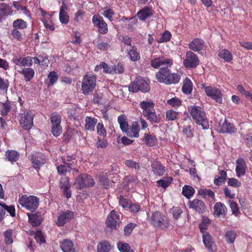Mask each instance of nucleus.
<instances>
[{"mask_svg": "<svg viewBox=\"0 0 252 252\" xmlns=\"http://www.w3.org/2000/svg\"><path fill=\"white\" fill-rule=\"evenodd\" d=\"M27 26V22L22 19H17L14 21L12 23L13 28L19 30L26 29Z\"/></svg>", "mask_w": 252, "mask_h": 252, "instance_id": "42", "label": "nucleus"}, {"mask_svg": "<svg viewBox=\"0 0 252 252\" xmlns=\"http://www.w3.org/2000/svg\"><path fill=\"white\" fill-rule=\"evenodd\" d=\"M128 55L132 62L137 61L140 58V54L137 52V48L135 46H131V49L128 52Z\"/></svg>", "mask_w": 252, "mask_h": 252, "instance_id": "40", "label": "nucleus"}, {"mask_svg": "<svg viewBox=\"0 0 252 252\" xmlns=\"http://www.w3.org/2000/svg\"><path fill=\"white\" fill-rule=\"evenodd\" d=\"M185 66L187 68L196 67L199 64L197 56L191 51L186 52V59L183 61Z\"/></svg>", "mask_w": 252, "mask_h": 252, "instance_id": "9", "label": "nucleus"}, {"mask_svg": "<svg viewBox=\"0 0 252 252\" xmlns=\"http://www.w3.org/2000/svg\"><path fill=\"white\" fill-rule=\"evenodd\" d=\"M12 61L16 65L19 66L31 67L33 64L32 57L27 56L22 58L21 55L19 54L15 55L12 59Z\"/></svg>", "mask_w": 252, "mask_h": 252, "instance_id": "13", "label": "nucleus"}, {"mask_svg": "<svg viewBox=\"0 0 252 252\" xmlns=\"http://www.w3.org/2000/svg\"><path fill=\"white\" fill-rule=\"evenodd\" d=\"M195 190L191 186L185 185L183 187L182 193L188 199H189L192 196Z\"/></svg>", "mask_w": 252, "mask_h": 252, "instance_id": "41", "label": "nucleus"}, {"mask_svg": "<svg viewBox=\"0 0 252 252\" xmlns=\"http://www.w3.org/2000/svg\"><path fill=\"white\" fill-rule=\"evenodd\" d=\"M140 107L143 109V113L154 108L155 103L152 101H143L140 103Z\"/></svg>", "mask_w": 252, "mask_h": 252, "instance_id": "49", "label": "nucleus"}, {"mask_svg": "<svg viewBox=\"0 0 252 252\" xmlns=\"http://www.w3.org/2000/svg\"><path fill=\"white\" fill-rule=\"evenodd\" d=\"M167 103L174 108H178L182 105V100L176 97L171 98L167 100Z\"/></svg>", "mask_w": 252, "mask_h": 252, "instance_id": "54", "label": "nucleus"}, {"mask_svg": "<svg viewBox=\"0 0 252 252\" xmlns=\"http://www.w3.org/2000/svg\"><path fill=\"white\" fill-rule=\"evenodd\" d=\"M143 115L148 121L152 123L158 124L160 121L159 115H157L154 108L143 113Z\"/></svg>", "mask_w": 252, "mask_h": 252, "instance_id": "22", "label": "nucleus"}, {"mask_svg": "<svg viewBox=\"0 0 252 252\" xmlns=\"http://www.w3.org/2000/svg\"><path fill=\"white\" fill-rule=\"evenodd\" d=\"M227 174L224 170H221L220 172V176L215 178L214 183L217 186H220L224 184L226 180Z\"/></svg>", "mask_w": 252, "mask_h": 252, "instance_id": "39", "label": "nucleus"}, {"mask_svg": "<svg viewBox=\"0 0 252 252\" xmlns=\"http://www.w3.org/2000/svg\"><path fill=\"white\" fill-rule=\"evenodd\" d=\"M214 215L215 217H220V216H225L227 213V208L226 206L221 202L216 203L214 207Z\"/></svg>", "mask_w": 252, "mask_h": 252, "instance_id": "28", "label": "nucleus"}, {"mask_svg": "<svg viewBox=\"0 0 252 252\" xmlns=\"http://www.w3.org/2000/svg\"><path fill=\"white\" fill-rule=\"evenodd\" d=\"M97 183L100 186H102L106 189H108L110 188L111 181L108 178L106 173H99L97 175Z\"/></svg>", "mask_w": 252, "mask_h": 252, "instance_id": "27", "label": "nucleus"}, {"mask_svg": "<svg viewBox=\"0 0 252 252\" xmlns=\"http://www.w3.org/2000/svg\"><path fill=\"white\" fill-rule=\"evenodd\" d=\"M31 162L33 167L36 170H38L40 169V167L46 163V158L45 155L41 153H37L32 155Z\"/></svg>", "mask_w": 252, "mask_h": 252, "instance_id": "17", "label": "nucleus"}, {"mask_svg": "<svg viewBox=\"0 0 252 252\" xmlns=\"http://www.w3.org/2000/svg\"><path fill=\"white\" fill-rule=\"evenodd\" d=\"M95 181L91 175L86 173L80 174L75 179V185L78 189H81L87 187H92Z\"/></svg>", "mask_w": 252, "mask_h": 252, "instance_id": "8", "label": "nucleus"}, {"mask_svg": "<svg viewBox=\"0 0 252 252\" xmlns=\"http://www.w3.org/2000/svg\"><path fill=\"white\" fill-rule=\"evenodd\" d=\"M171 33L168 31H165L161 34L160 38L157 40V42L159 43L167 42L169 41L171 37Z\"/></svg>", "mask_w": 252, "mask_h": 252, "instance_id": "53", "label": "nucleus"}, {"mask_svg": "<svg viewBox=\"0 0 252 252\" xmlns=\"http://www.w3.org/2000/svg\"><path fill=\"white\" fill-rule=\"evenodd\" d=\"M92 23L94 27L97 28L99 33L102 34L107 33L108 31L107 24L99 14H96L93 16Z\"/></svg>", "mask_w": 252, "mask_h": 252, "instance_id": "10", "label": "nucleus"}, {"mask_svg": "<svg viewBox=\"0 0 252 252\" xmlns=\"http://www.w3.org/2000/svg\"><path fill=\"white\" fill-rule=\"evenodd\" d=\"M22 30H19L15 28L12 29L11 31V34L14 39H16L17 41H21L23 39Z\"/></svg>", "mask_w": 252, "mask_h": 252, "instance_id": "55", "label": "nucleus"}, {"mask_svg": "<svg viewBox=\"0 0 252 252\" xmlns=\"http://www.w3.org/2000/svg\"><path fill=\"white\" fill-rule=\"evenodd\" d=\"M173 181V178L171 177H167L164 178L163 179H160L157 182V184L158 187H162L166 189Z\"/></svg>", "mask_w": 252, "mask_h": 252, "instance_id": "43", "label": "nucleus"}, {"mask_svg": "<svg viewBox=\"0 0 252 252\" xmlns=\"http://www.w3.org/2000/svg\"><path fill=\"white\" fill-rule=\"evenodd\" d=\"M166 118L168 121H175L179 118L180 113L172 109L169 110L166 112Z\"/></svg>", "mask_w": 252, "mask_h": 252, "instance_id": "48", "label": "nucleus"}, {"mask_svg": "<svg viewBox=\"0 0 252 252\" xmlns=\"http://www.w3.org/2000/svg\"><path fill=\"white\" fill-rule=\"evenodd\" d=\"M219 56L223 59L225 62H230L233 59L232 55L230 52L227 49H223L219 53Z\"/></svg>", "mask_w": 252, "mask_h": 252, "instance_id": "46", "label": "nucleus"}, {"mask_svg": "<svg viewBox=\"0 0 252 252\" xmlns=\"http://www.w3.org/2000/svg\"><path fill=\"white\" fill-rule=\"evenodd\" d=\"M12 232V230L9 229L5 231L3 233L5 243L6 245L11 244L13 242Z\"/></svg>", "mask_w": 252, "mask_h": 252, "instance_id": "50", "label": "nucleus"}, {"mask_svg": "<svg viewBox=\"0 0 252 252\" xmlns=\"http://www.w3.org/2000/svg\"><path fill=\"white\" fill-rule=\"evenodd\" d=\"M18 202L23 207L33 212L38 207L39 200L35 196L25 194L19 196Z\"/></svg>", "mask_w": 252, "mask_h": 252, "instance_id": "4", "label": "nucleus"}, {"mask_svg": "<svg viewBox=\"0 0 252 252\" xmlns=\"http://www.w3.org/2000/svg\"><path fill=\"white\" fill-rule=\"evenodd\" d=\"M173 64L172 59L160 56L152 59L151 61V66L154 68H159L161 66L164 65L156 73V77L157 80L166 85L176 84L181 79V76L177 73H171L169 69Z\"/></svg>", "mask_w": 252, "mask_h": 252, "instance_id": "1", "label": "nucleus"}, {"mask_svg": "<svg viewBox=\"0 0 252 252\" xmlns=\"http://www.w3.org/2000/svg\"><path fill=\"white\" fill-rule=\"evenodd\" d=\"M140 131L139 123L138 121H134L132 123L131 127L129 129V133L131 136L129 137H138L139 136V132Z\"/></svg>", "mask_w": 252, "mask_h": 252, "instance_id": "36", "label": "nucleus"}, {"mask_svg": "<svg viewBox=\"0 0 252 252\" xmlns=\"http://www.w3.org/2000/svg\"><path fill=\"white\" fill-rule=\"evenodd\" d=\"M203 242L206 248L209 251L212 250V246L214 241L212 236L209 232H204L202 234Z\"/></svg>", "mask_w": 252, "mask_h": 252, "instance_id": "32", "label": "nucleus"}, {"mask_svg": "<svg viewBox=\"0 0 252 252\" xmlns=\"http://www.w3.org/2000/svg\"><path fill=\"white\" fill-rule=\"evenodd\" d=\"M74 212L69 210L62 212L58 217L56 224L59 226H63L70 221L74 217Z\"/></svg>", "mask_w": 252, "mask_h": 252, "instance_id": "14", "label": "nucleus"}, {"mask_svg": "<svg viewBox=\"0 0 252 252\" xmlns=\"http://www.w3.org/2000/svg\"><path fill=\"white\" fill-rule=\"evenodd\" d=\"M19 73L22 74L26 82H30L34 77L35 72L33 69L31 67H24Z\"/></svg>", "mask_w": 252, "mask_h": 252, "instance_id": "30", "label": "nucleus"}, {"mask_svg": "<svg viewBox=\"0 0 252 252\" xmlns=\"http://www.w3.org/2000/svg\"><path fill=\"white\" fill-rule=\"evenodd\" d=\"M129 91L135 93L139 91L143 93L148 92L150 90L149 84L141 77L136 79L131 82L128 87Z\"/></svg>", "mask_w": 252, "mask_h": 252, "instance_id": "7", "label": "nucleus"}, {"mask_svg": "<svg viewBox=\"0 0 252 252\" xmlns=\"http://www.w3.org/2000/svg\"><path fill=\"white\" fill-rule=\"evenodd\" d=\"M170 213H172L175 220H178L180 217L183 211L180 208L174 206L170 209Z\"/></svg>", "mask_w": 252, "mask_h": 252, "instance_id": "57", "label": "nucleus"}, {"mask_svg": "<svg viewBox=\"0 0 252 252\" xmlns=\"http://www.w3.org/2000/svg\"><path fill=\"white\" fill-rule=\"evenodd\" d=\"M96 76L92 74H87L84 76L82 83V90L85 95L91 94L95 88Z\"/></svg>", "mask_w": 252, "mask_h": 252, "instance_id": "5", "label": "nucleus"}, {"mask_svg": "<svg viewBox=\"0 0 252 252\" xmlns=\"http://www.w3.org/2000/svg\"><path fill=\"white\" fill-rule=\"evenodd\" d=\"M97 120L94 118L87 117L85 119V128L86 129L94 131Z\"/></svg>", "mask_w": 252, "mask_h": 252, "instance_id": "38", "label": "nucleus"}, {"mask_svg": "<svg viewBox=\"0 0 252 252\" xmlns=\"http://www.w3.org/2000/svg\"><path fill=\"white\" fill-rule=\"evenodd\" d=\"M27 215L29 221L33 227L38 226L41 224L42 217L40 212H37L34 214L28 213Z\"/></svg>", "mask_w": 252, "mask_h": 252, "instance_id": "19", "label": "nucleus"}, {"mask_svg": "<svg viewBox=\"0 0 252 252\" xmlns=\"http://www.w3.org/2000/svg\"><path fill=\"white\" fill-rule=\"evenodd\" d=\"M150 223L156 228L166 229L170 225L168 218L160 211L154 212L150 219Z\"/></svg>", "mask_w": 252, "mask_h": 252, "instance_id": "3", "label": "nucleus"}, {"mask_svg": "<svg viewBox=\"0 0 252 252\" xmlns=\"http://www.w3.org/2000/svg\"><path fill=\"white\" fill-rule=\"evenodd\" d=\"M205 45L204 41L199 38H194L189 42L188 45L190 50L194 52H199L201 51Z\"/></svg>", "mask_w": 252, "mask_h": 252, "instance_id": "18", "label": "nucleus"}, {"mask_svg": "<svg viewBox=\"0 0 252 252\" xmlns=\"http://www.w3.org/2000/svg\"><path fill=\"white\" fill-rule=\"evenodd\" d=\"M112 70H113L112 73L122 74L125 71L124 65L120 63L114 65Z\"/></svg>", "mask_w": 252, "mask_h": 252, "instance_id": "59", "label": "nucleus"}, {"mask_svg": "<svg viewBox=\"0 0 252 252\" xmlns=\"http://www.w3.org/2000/svg\"><path fill=\"white\" fill-rule=\"evenodd\" d=\"M112 247L107 240L102 241L97 246V252H109Z\"/></svg>", "mask_w": 252, "mask_h": 252, "instance_id": "33", "label": "nucleus"}, {"mask_svg": "<svg viewBox=\"0 0 252 252\" xmlns=\"http://www.w3.org/2000/svg\"><path fill=\"white\" fill-rule=\"evenodd\" d=\"M6 211L12 217H15L16 212L14 206H9L5 203H2V208H0V221H1L4 219Z\"/></svg>", "mask_w": 252, "mask_h": 252, "instance_id": "20", "label": "nucleus"}, {"mask_svg": "<svg viewBox=\"0 0 252 252\" xmlns=\"http://www.w3.org/2000/svg\"><path fill=\"white\" fill-rule=\"evenodd\" d=\"M33 115L31 111L24 112L21 114L20 124L21 126L25 130L31 129L33 126Z\"/></svg>", "mask_w": 252, "mask_h": 252, "instance_id": "11", "label": "nucleus"}, {"mask_svg": "<svg viewBox=\"0 0 252 252\" xmlns=\"http://www.w3.org/2000/svg\"><path fill=\"white\" fill-rule=\"evenodd\" d=\"M210 222V220L208 217L202 216V221L199 225L200 231L202 234L204 232H207L205 231L207 229Z\"/></svg>", "mask_w": 252, "mask_h": 252, "instance_id": "44", "label": "nucleus"}, {"mask_svg": "<svg viewBox=\"0 0 252 252\" xmlns=\"http://www.w3.org/2000/svg\"><path fill=\"white\" fill-rule=\"evenodd\" d=\"M183 132L188 137H192L193 136V131L191 129L190 126H184L183 128Z\"/></svg>", "mask_w": 252, "mask_h": 252, "instance_id": "63", "label": "nucleus"}, {"mask_svg": "<svg viewBox=\"0 0 252 252\" xmlns=\"http://www.w3.org/2000/svg\"><path fill=\"white\" fill-rule=\"evenodd\" d=\"M220 132L222 133H233L235 132L236 128L233 124L228 123L225 120L221 124L220 123Z\"/></svg>", "mask_w": 252, "mask_h": 252, "instance_id": "25", "label": "nucleus"}, {"mask_svg": "<svg viewBox=\"0 0 252 252\" xmlns=\"http://www.w3.org/2000/svg\"><path fill=\"white\" fill-rule=\"evenodd\" d=\"M153 14V10L148 6H145L137 13L138 18L142 21H145L148 17L151 16Z\"/></svg>", "mask_w": 252, "mask_h": 252, "instance_id": "31", "label": "nucleus"}, {"mask_svg": "<svg viewBox=\"0 0 252 252\" xmlns=\"http://www.w3.org/2000/svg\"><path fill=\"white\" fill-rule=\"evenodd\" d=\"M76 162H72L68 164L63 163L61 165L57 166L58 173L60 175L65 174L67 172L70 171L71 170H75Z\"/></svg>", "mask_w": 252, "mask_h": 252, "instance_id": "24", "label": "nucleus"}, {"mask_svg": "<svg viewBox=\"0 0 252 252\" xmlns=\"http://www.w3.org/2000/svg\"><path fill=\"white\" fill-rule=\"evenodd\" d=\"M189 110L192 119L197 124L201 126L204 129L209 128V125L206 113L201 107L197 106H190Z\"/></svg>", "mask_w": 252, "mask_h": 252, "instance_id": "2", "label": "nucleus"}, {"mask_svg": "<svg viewBox=\"0 0 252 252\" xmlns=\"http://www.w3.org/2000/svg\"><path fill=\"white\" fill-rule=\"evenodd\" d=\"M202 86L207 96L218 103H222L223 94L220 89L214 86H206L204 84H202Z\"/></svg>", "mask_w": 252, "mask_h": 252, "instance_id": "6", "label": "nucleus"}, {"mask_svg": "<svg viewBox=\"0 0 252 252\" xmlns=\"http://www.w3.org/2000/svg\"><path fill=\"white\" fill-rule=\"evenodd\" d=\"M118 122L120 125V128L127 136H131L129 133V126L127 118L125 115H120L118 118Z\"/></svg>", "mask_w": 252, "mask_h": 252, "instance_id": "23", "label": "nucleus"}, {"mask_svg": "<svg viewBox=\"0 0 252 252\" xmlns=\"http://www.w3.org/2000/svg\"><path fill=\"white\" fill-rule=\"evenodd\" d=\"M60 188L63 190V194L68 199L71 196V191L69 189L71 188V184L69 179L67 177L64 176L61 178L59 183Z\"/></svg>", "mask_w": 252, "mask_h": 252, "instance_id": "16", "label": "nucleus"}, {"mask_svg": "<svg viewBox=\"0 0 252 252\" xmlns=\"http://www.w3.org/2000/svg\"><path fill=\"white\" fill-rule=\"evenodd\" d=\"M119 218V215L116 211H111L108 214L106 220L107 226L111 229H116L117 224L120 220Z\"/></svg>", "mask_w": 252, "mask_h": 252, "instance_id": "15", "label": "nucleus"}, {"mask_svg": "<svg viewBox=\"0 0 252 252\" xmlns=\"http://www.w3.org/2000/svg\"><path fill=\"white\" fill-rule=\"evenodd\" d=\"M152 171L156 175H163L166 170V168L160 162L156 161L151 164Z\"/></svg>", "mask_w": 252, "mask_h": 252, "instance_id": "29", "label": "nucleus"}, {"mask_svg": "<svg viewBox=\"0 0 252 252\" xmlns=\"http://www.w3.org/2000/svg\"><path fill=\"white\" fill-rule=\"evenodd\" d=\"M144 143L149 147L155 146L158 142L157 138L154 134L145 133L143 139Z\"/></svg>", "mask_w": 252, "mask_h": 252, "instance_id": "35", "label": "nucleus"}, {"mask_svg": "<svg viewBox=\"0 0 252 252\" xmlns=\"http://www.w3.org/2000/svg\"><path fill=\"white\" fill-rule=\"evenodd\" d=\"M5 156L8 160L11 162L17 161L20 157L19 154L14 150H7L5 152Z\"/></svg>", "mask_w": 252, "mask_h": 252, "instance_id": "37", "label": "nucleus"}, {"mask_svg": "<svg viewBox=\"0 0 252 252\" xmlns=\"http://www.w3.org/2000/svg\"><path fill=\"white\" fill-rule=\"evenodd\" d=\"M117 245L120 252H134L133 250L131 249L130 246L128 243L119 242Z\"/></svg>", "mask_w": 252, "mask_h": 252, "instance_id": "45", "label": "nucleus"}, {"mask_svg": "<svg viewBox=\"0 0 252 252\" xmlns=\"http://www.w3.org/2000/svg\"><path fill=\"white\" fill-rule=\"evenodd\" d=\"M125 164L129 168L135 169L137 170H139L140 167L138 163L130 159L126 160Z\"/></svg>", "mask_w": 252, "mask_h": 252, "instance_id": "60", "label": "nucleus"}, {"mask_svg": "<svg viewBox=\"0 0 252 252\" xmlns=\"http://www.w3.org/2000/svg\"><path fill=\"white\" fill-rule=\"evenodd\" d=\"M51 122L53 126L61 125V116L57 112H53L50 115Z\"/></svg>", "mask_w": 252, "mask_h": 252, "instance_id": "52", "label": "nucleus"}, {"mask_svg": "<svg viewBox=\"0 0 252 252\" xmlns=\"http://www.w3.org/2000/svg\"><path fill=\"white\" fill-rule=\"evenodd\" d=\"M96 129L97 132L99 135L103 137H105L106 135V131L102 123H98L96 125Z\"/></svg>", "mask_w": 252, "mask_h": 252, "instance_id": "61", "label": "nucleus"}, {"mask_svg": "<svg viewBox=\"0 0 252 252\" xmlns=\"http://www.w3.org/2000/svg\"><path fill=\"white\" fill-rule=\"evenodd\" d=\"M60 247L63 252H77L75 245L68 239L63 240L60 244Z\"/></svg>", "mask_w": 252, "mask_h": 252, "instance_id": "26", "label": "nucleus"}, {"mask_svg": "<svg viewBox=\"0 0 252 252\" xmlns=\"http://www.w3.org/2000/svg\"><path fill=\"white\" fill-rule=\"evenodd\" d=\"M192 83L191 81L188 77H186L183 81V85L182 90L184 94H189L192 91Z\"/></svg>", "mask_w": 252, "mask_h": 252, "instance_id": "34", "label": "nucleus"}, {"mask_svg": "<svg viewBox=\"0 0 252 252\" xmlns=\"http://www.w3.org/2000/svg\"><path fill=\"white\" fill-rule=\"evenodd\" d=\"M189 207L199 214H204L206 210L205 203L202 200L196 198L189 202Z\"/></svg>", "mask_w": 252, "mask_h": 252, "instance_id": "12", "label": "nucleus"}, {"mask_svg": "<svg viewBox=\"0 0 252 252\" xmlns=\"http://www.w3.org/2000/svg\"><path fill=\"white\" fill-rule=\"evenodd\" d=\"M135 226L136 224L133 223H129L127 224L124 228L125 235L126 236L129 235Z\"/></svg>", "mask_w": 252, "mask_h": 252, "instance_id": "62", "label": "nucleus"}, {"mask_svg": "<svg viewBox=\"0 0 252 252\" xmlns=\"http://www.w3.org/2000/svg\"><path fill=\"white\" fill-rule=\"evenodd\" d=\"M11 106L8 103H3L0 106V111L2 116L7 115L8 113L11 109Z\"/></svg>", "mask_w": 252, "mask_h": 252, "instance_id": "56", "label": "nucleus"}, {"mask_svg": "<svg viewBox=\"0 0 252 252\" xmlns=\"http://www.w3.org/2000/svg\"><path fill=\"white\" fill-rule=\"evenodd\" d=\"M59 75L56 71L50 72L48 75V79L49 81L48 83V87L53 86L58 80Z\"/></svg>", "mask_w": 252, "mask_h": 252, "instance_id": "47", "label": "nucleus"}, {"mask_svg": "<svg viewBox=\"0 0 252 252\" xmlns=\"http://www.w3.org/2000/svg\"><path fill=\"white\" fill-rule=\"evenodd\" d=\"M237 234L235 231L228 230L224 236L226 241L230 244L233 243L236 237Z\"/></svg>", "mask_w": 252, "mask_h": 252, "instance_id": "51", "label": "nucleus"}, {"mask_svg": "<svg viewBox=\"0 0 252 252\" xmlns=\"http://www.w3.org/2000/svg\"><path fill=\"white\" fill-rule=\"evenodd\" d=\"M229 204L232 214L235 215L236 217L238 216L240 214V212L237 203L232 201H230Z\"/></svg>", "mask_w": 252, "mask_h": 252, "instance_id": "58", "label": "nucleus"}, {"mask_svg": "<svg viewBox=\"0 0 252 252\" xmlns=\"http://www.w3.org/2000/svg\"><path fill=\"white\" fill-rule=\"evenodd\" d=\"M62 132V128L61 125L53 126L52 133L56 137L59 136Z\"/></svg>", "mask_w": 252, "mask_h": 252, "instance_id": "64", "label": "nucleus"}, {"mask_svg": "<svg viewBox=\"0 0 252 252\" xmlns=\"http://www.w3.org/2000/svg\"><path fill=\"white\" fill-rule=\"evenodd\" d=\"M235 171L237 177L244 175L246 172L247 165L243 158H238L236 161Z\"/></svg>", "mask_w": 252, "mask_h": 252, "instance_id": "21", "label": "nucleus"}]
</instances>
